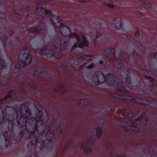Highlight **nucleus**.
Returning <instances> with one entry per match:
<instances>
[{
    "label": "nucleus",
    "instance_id": "obj_1",
    "mask_svg": "<svg viewBox=\"0 0 157 157\" xmlns=\"http://www.w3.org/2000/svg\"><path fill=\"white\" fill-rule=\"evenodd\" d=\"M38 17L40 19L43 18L47 16L50 17L54 25L57 28H59L63 25L61 19L57 16L51 14L50 11L45 10L43 8L38 7L36 12Z\"/></svg>",
    "mask_w": 157,
    "mask_h": 157
},
{
    "label": "nucleus",
    "instance_id": "obj_2",
    "mask_svg": "<svg viewBox=\"0 0 157 157\" xmlns=\"http://www.w3.org/2000/svg\"><path fill=\"white\" fill-rule=\"evenodd\" d=\"M115 76L112 74H108L106 77H105L101 72H96L93 75L92 80L94 84L98 85L99 83H101L106 81L109 85H114Z\"/></svg>",
    "mask_w": 157,
    "mask_h": 157
},
{
    "label": "nucleus",
    "instance_id": "obj_3",
    "mask_svg": "<svg viewBox=\"0 0 157 157\" xmlns=\"http://www.w3.org/2000/svg\"><path fill=\"white\" fill-rule=\"evenodd\" d=\"M29 53V49L27 48L24 47L21 52L20 54L18 56L19 60L25 65H29L32 62V56Z\"/></svg>",
    "mask_w": 157,
    "mask_h": 157
},
{
    "label": "nucleus",
    "instance_id": "obj_4",
    "mask_svg": "<svg viewBox=\"0 0 157 157\" xmlns=\"http://www.w3.org/2000/svg\"><path fill=\"white\" fill-rule=\"evenodd\" d=\"M59 27L60 28V32L62 35L69 36V37L70 38H75L78 41H80V37L79 35L75 33H72L69 28L65 26L64 24L61 25Z\"/></svg>",
    "mask_w": 157,
    "mask_h": 157
},
{
    "label": "nucleus",
    "instance_id": "obj_5",
    "mask_svg": "<svg viewBox=\"0 0 157 157\" xmlns=\"http://www.w3.org/2000/svg\"><path fill=\"white\" fill-rule=\"evenodd\" d=\"M70 41L66 40L64 39H58L54 43V46L55 48H59L61 50H63L66 47L70 44Z\"/></svg>",
    "mask_w": 157,
    "mask_h": 157
},
{
    "label": "nucleus",
    "instance_id": "obj_6",
    "mask_svg": "<svg viewBox=\"0 0 157 157\" xmlns=\"http://www.w3.org/2000/svg\"><path fill=\"white\" fill-rule=\"evenodd\" d=\"M41 51L42 52L43 57L45 59H48L52 57H54L57 59H58V56L59 55L58 52H53L48 49L47 46H44Z\"/></svg>",
    "mask_w": 157,
    "mask_h": 157
},
{
    "label": "nucleus",
    "instance_id": "obj_7",
    "mask_svg": "<svg viewBox=\"0 0 157 157\" xmlns=\"http://www.w3.org/2000/svg\"><path fill=\"white\" fill-rule=\"evenodd\" d=\"M122 20L121 18L118 17L113 19L111 21L110 26L113 29L116 30L122 27Z\"/></svg>",
    "mask_w": 157,
    "mask_h": 157
},
{
    "label": "nucleus",
    "instance_id": "obj_8",
    "mask_svg": "<svg viewBox=\"0 0 157 157\" xmlns=\"http://www.w3.org/2000/svg\"><path fill=\"white\" fill-rule=\"evenodd\" d=\"M93 138L90 137L86 140V143L84 144L81 145L82 147L86 154H88L91 152V149L87 146V144L93 143Z\"/></svg>",
    "mask_w": 157,
    "mask_h": 157
},
{
    "label": "nucleus",
    "instance_id": "obj_9",
    "mask_svg": "<svg viewBox=\"0 0 157 157\" xmlns=\"http://www.w3.org/2000/svg\"><path fill=\"white\" fill-rule=\"evenodd\" d=\"M104 54L107 57L111 59L114 56V50L112 48L106 49L104 50Z\"/></svg>",
    "mask_w": 157,
    "mask_h": 157
},
{
    "label": "nucleus",
    "instance_id": "obj_10",
    "mask_svg": "<svg viewBox=\"0 0 157 157\" xmlns=\"http://www.w3.org/2000/svg\"><path fill=\"white\" fill-rule=\"evenodd\" d=\"M76 56L78 58L80 59H84L87 60H91L94 58L93 56H91L90 55L85 56L81 53L76 54Z\"/></svg>",
    "mask_w": 157,
    "mask_h": 157
},
{
    "label": "nucleus",
    "instance_id": "obj_11",
    "mask_svg": "<svg viewBox=\"0 0 157 157\" xmlns=\"http://www.w3.org/2000/svg\"><path fill=\"white\" fill-rule=\"evenodd\" d=\"M81 36L83 39V43L80 41V44L78 45V47L80 48H82L84 46H87L89 44V42L86 40V36L83 35H82Z\"/></svg>",
    "mask_w": 157,
    "mask_h": 157
},
{
    "label": "nucleus",
    "instance_id": "obj_12",
    "mask_svg": "<svg viewBox=\"0 0 157 157\" xmlns=\"http://www.w3.org/2000/svg\"><path fill=\"white\" fill-rule=\"evenodd\" d=\"M26 109H27V108H26ZM24 110H25L26 113H25V115L23 114V115L22 116L21 119V120L23 118H25L26 119L29 118L30 119V117H31V113L29 109H25Z\"/></svg>",
    "mask_w": 157,
    "mask_h": 157
},
{
    "label": "nucleus",
    "instance_id": "obj_13",
    "mask_svg": "<svg viewBox=\"0 0 157 157\" xmlns=\"http://www.w3.org/2000/svg\"><path fill=\"white\" fill-rule=\"evenodd\" d=\"M117 90L121 92L124 93L126 91L125 88L122 85L117 86Z\"/></svg>",
    "mask_w": 157,
    "mask_h": 157
},
{
    "label": "nucleus",
    "instance_id": "obj_14",
    "mask_svg": "<svg viewBox=\"0 0 157 157\" xmlns=\"http://www.w3.org/2000/svg\"><path fill=\"white\" fill-rule=\"evenodd\" d=\"M129 126L132 128V130L136 132H137L139 130L138 127L136 126V125L133 122H132L130 124Z\"/></svg>",
    "mask_w": 157,
    "mask_h": 157
},
{
    "label": "nucleus",
    "instance_id": "obj_15",
    "mask_svg": "<svg viewBox=\"0 0 157 157\" xmlns=\"http://www.w3.org/2000/svg\"><path fill=\"white\" fill-rule=\"evenodd\" d=\"M125 98L126 99L130 100L133 102H135L136 101H136L137 99V98H133L132 97L128 96H125Z\"/></svg>",
    "mask_w": 157,
    "mask_h": 157
},
{
    "label": "nucleus",
    "instance_id": "obj_16",
    "mask_svg": "<svg viewBox=\"0 0 157 157\" xmlns=\"http://www.w3.org/2000/svg\"><path fill=\"white\" fill-rule=\"evenodd\" d=\"M96 131L97 137L98 138L100 137L101 134V129L99 128H97L96 129Z\"/></svg>",
    "mask_w": 157,
    "mask_h": 157
},
{
    "label": "nucleus",
    "instance_id": "obj_17",
    "mask_svg": "<svg viewBox=\"0 0 157 157\" xmlns=\"http://www.w3.org/2000/svg\"><path fill=\"white\" fill-rule=\"evenodd\" d=\"M146 78H147L149 79L151 83V84L153 86H155V85L154 84V83L155 82V79H154L153 78L151 77H150L148 76H146Z\"/></svg>",
    "mask_w": 157,
    "mask_h": 157
},
{
    "label": "nucleus",
    "instance_id": "obj_18",
    "mask_svg": "<svg viewBox=\"0 0 157 157\" xmlns=\"http://www.w3.org/2000/svg\"><path fill=\"white\" fill-rule=\"evenodd\" d=\"M130 75H127L126 78V82L127 84L130 83L131 81L130 79Z\"/></svg>",
    "mask_w": 157,
    "mask_h": 157
},
{
    "label": "nucleus",
    "instance_id": "obj_19",
    "mask_svg": "<svg viewBox=\"0 0 157 157\" xmlns=\"http://www.w3.org/2000/svg\"><path fill=\"white\" fill-rule=\"evenodd\" d=\"M78 34L80 36V40H81V36L79 34ZM77 41H78V42L77 43H75L73 45V47H72V50H73V49H75V48H77V46H78V42H80L81 40H80V41H78L77 40Z\"/></svg>",
    "mask_w": 157,
    "mask_h": 157
},
{
    "label": "nucleus",
    "instance_id": "obj_20",
    "mask_svg": "<svg viewBox=\"0 0 157 157\" xmlns=\"http://www.w3.org/2000/svg\"><path fill=\"white\" fill-rule=\"evenodd\" d=\"M143 4L148 7H151V3L148 1H145L143 2Z\"/></svg>",
    "mask_w": 157,
    "mask_h": 157
},
{
    "label": "nucleus",
    "instance_id": "obj_21",
    "mask_svg": "<svg viewBox=\"0 0 157 157\" xmlns=\"http://www.w3.org/2000/svg\"><path fill=\"white\" fill-rule=\"evenodd\" d=\"M38 29L36 28H33L30 30L31 32L37 33L38 31Z\"/></svg>",
    "mask_w": 157,
    "mask_h": 157
},
{
    "label": "nucleus",
    "instance_id": "obj_22",
    "mask_svg": "<svg viewBox=\"0 0 157 157\" xmlns=\"http://www.w3.org/2000/svg\"><path fill=\"white\" fill-rule=\"evenodd\" d=\"M12 91H10L7 94V96L5 98V99H6L7 98H10L11 97V95L12 94Z\"/></svg>",
    "mask_w": 157,
    "mask_h": 157
},
{
    "label": "nucleus",
    "instance_id": "obj_23",
    "mask_svg": "<svg viewBox=\"0 0 157 157\" xmlns=\"http://www.w3.org/2000/svg\"><path fill=\"white\" fill-rule=\"evenodd\" d=\"M35 140L36 141H37V143L35 144V145H39V144H40L42 146H43V144H45V143L46 142V140H44V141H43V142L42 143V144L41 143H40V142H39L36 139Z\"/></svg>",
    "mask_w": 157,
    "mask_h": 157
},
{
    "label": "nucleus",
    "instance_id": "obj_24",
    "mask_svg": "<svg viewBox=\"0 0 157 157\" xmlns=\"http://www.w3.org/2000/svg\"><path fill=\"white\" fill-rule=\"evenodd\" d=\"M151 57H153L155 59H157V53H153L151 54Z\"/></svg>",
    "mask_w": 157,
    "mask_h": 157
},
{
    "label": "nucleus",
    "instance_id": "obj_25",
    "mask_svg": "<svg viewBox=\"0 0 157 157\" xmlns=\"http://www.w3.org/2000/svg\"><path fill=\"white\" fill-rule=\"evenodd\" d=\"M145 115V113H143L141 115V117H140L139 118H138L136 120V121H140L141 120V118L142 117H143Z\"/></svg>",
    "mask_w": 157,
    "mask_h": 157
},
{
    "label": "nucleus",
    "instance_id": "obj_26",
    "mask_svg": "<svg viewBox=\"0 0 157 157\" xmlns=\"http://www.w3.org/2000/svg\"><path fill=\"white\" fill-rule=\"evenodd\" d=\"M101 36V34L100 33H97L96 35V38H98L100 37Z\"/></svg>",
    "mask_w": 157,
    "mask_h": 157
},
{
    "label": "nucleus",
    "instance_id": "obj_27",
    "mask_svg": "<svg viewBox=\"0 0 157 157\" xmlns=\"http://www.w3.org/2000/svg\"><path fill=\"white\" fill-rule=\"evenodd\" d=\"M94 67V64L93 63H91V64H90V65H89V66H87V67H86V68H92V67Z\"/></svg>",
    "mask_w": 157,
    "mask_h": 157
},
{
    "label": "nucleus",
    "instance_id": "obj_28",
    "mask_svg": "<svg viewBox=\"0 0 157 157\" xmlns=\"http://www.w3.org/2000/svg\"><path fill=\"white\" fill-rule=\"evenodd\" d=\"M135 35L136 36H137L139 35V31L138 30H137L135 33Z\"/></svg>",
    "mask_w": 157,
    "mask_h": 157
},
{
    "label": "nucleus",
    "instance_id": "obj_29",
    "mask_svg": "<svg viewBox=\"0 0 157 157\" xmlns=\"http://www.w3.org/2000/svg\"><path fill=\"white\" fill-rule=\"evenodd\" d=\"M107 6L111 8H113L114 7L113 5L112 4H107Z\"/></svg>",
    "mask_w": 157,
    "mask_h": 157
},
{
    "label": "nucleus",
    "instance_id": "obj_30",
    "mask_svg": "<svg viewBox=\"0 0 157 157\" xmlns=\"http://www.w3.org/2000/svg\"><path fill=\"white\" fill-rule=\"evenodd\" d=\"M37 132V129L36 128L35 129V130H34V134L35 135H37V133H36V132Z\"/></svg>",
    "mask_w": 157,
    "mask_h": 157
},
{
    "label": "nucleus",
    "instance_id": "obj_31",
    "mask_svg": "<svg viewBox=\"0 0 157 157\" xmlns=\"http://www.w3.org/2000/svg\"><path fill=\"white\" fill-rule=\"evenodd\" d=\"M123 128L124 129L125 131H128V128H126L125 127V128L123 127Z\"/></svg>",
    "mask_w": 157,
    "mask_h": 157
},
{
    "label": "nucleus",
    "instance_id": "obj_32",
    "mask_svg": "<svg viewBox=\"0 0 157 157\" xmlns=\"http://www.w3.org/2000/svg\"><path fill=\"white\" fill-rule=\"evenodd\" d=\"M109 1L114 2L116 1L117 0H107Z\"/></svg>",
    "mask_w": 157,
    "mask_h": 157
},
{
    "label": "nucleus",
    "instance_id": "obj_33",
    "mask_svg": "<svg viewBox=\"0 0 157 157\" xmlns=\"http://www.w3.org/2000/svg\"><path fill=\"white\" fill-rule=\"evenodd\" d=\"M81 103L83 104H84V105H87V103H86V102H85L83 103L82 101L81 102Z\"/></svg>",
    "mask_w": 157,
    "mask_h": 157
},
{
    "label": "nucleus",
    "instance_id": "obj_34",
    "mask_svg": "<svg viewBox=\"0 0 157 157\" xmlns=\"http://www.w3.org/2000/svg\"><path fill=\"white\" fill-rule=\"evenodd\" d=\"M0 60V63H1V64H4V61H2V60Z\"/></svg>",
    "mask_w": 157,
    "mask_h": 157
},
{
    "label": "nucleus",
    "instance_id": "obj_35",
    "mask_svg": "<svg viewBox=\"0 0 157 157\" xmlns=\"http://www.w3.org/2000/svg\"><path fill=\"white\" fill-rule=\"evenodd\" d=\"M124 56L123 55H122L123 57H127V55H126L124 53Z\"/></svg>",
    "mask_w": 157,
    "mask_h": 157
},
{
    "label": "nucleus",
    "instance_id": "obj_36",
    "mask_svg": "<svg viewBox=\"0 0 157 157\" xmlns=\"http://www.w3.org/2000/svg\"><path fill=\"white\" fill-rule=\"evenodd\" d=\"M25 121H26V123H25V126L26 127L27 126V122H27V121H26V120H25Z\"/></svg>",
    "mask_w": 157,
    "mask_h": 157
},
{
    "label": "nucleus",
    "instance_id": "obj_37",
    "mask_svg": "<svg viewBox=\"0 0 157 157\" xmlns=\"http://www.w3.org/2000/svg\"><path fill=\"white\" fill-rule=\"evenodd\" d=\"M100 62L101 63H103V62L101 60H100Z\"/></svg>",
    "mask_w": 157,
    "mask_h": 157
},
{
    "label": "nucleus",
    "instance_id": "obj_38",
    "mask_svg": "<svg viewBox=\"0 0 157 157\" xmlns=\"http://www.w3.org/2000/svg\"><path fill=\"white\" fill-rule=\"evenodd\" d=\"M43 71H41V72H38V74H40Z\"/></svg>",
    "mask_w": 157,
    "mask_h": 157
},
{
    "label": "nucleus",
    "instance_id": "obj_39",
    "mask_svg": "<svg viewBox=\"0 0 157 157\" xmlns=\"http://www.w3.org/2000/svg\"><path fill=\"white\" fill-rule=\"evenodd\" d=\"M40 1H39L38 2H37V4H40Z\"/></svg>",
    "mask_w": 157,
    "mask_h": 157
},
{
    "label": "nucleus",
    "instance_id": "obj_40",
    "mask_svg": "<svg viewBox=\"0 0 157 157\" xmlns=\"http://www.w3.org/2000/svg\"><path fill=\"white\" fill-rule=\"evenodd\" d=\"M35 75H38V74L36 73H35V74H34Z\"/></svg>",
    "mask_w": 157,
    "mask_h": 157
},
{
    "label": "nucleus",
    "instance_id": "obj_41",
    "mask_svg": "<svg viewBox=\"0 0 157 157\" xmlns=\"http://www.w3.org/2000/svg\"><path fill=\"white\" fill-rule=\"evenodd\" d=\"M135 53H133V55L134 56H135Z\"/></svg>",
    "mask_w": 157,
    "mask_h": 157
},
{
    "label": "nucleus",
    "instance_id": "obj_42",
    "mask_svg": "<svg viewBox=\"0 0 157 157\" xmlns=\"http://www.w3.org/2000/svg\"><path fill=\"white\" fill-rule=\"evenodd\" d=\"M141 14V13H138V14L139 15H140V14Z\"/></svg>",
    "mask_w": 157,
    "mask_h": 157
},
{
    "label": "nucleus",
    "instance_id": "obj_43",
    "mask_svg": "<svg viewBox=\"0 0 157 157\" xmlns=\"http://www.w3.org/2000/svg\"><path fill=\"white\" fill-rule=\"evenodd\" d=\"M119 57H120V58H121V55H120V56H119Z\"/></svg>",
    "mask_w": 157,
    "mask_h": 157
},
{
    "label": "nucleus",
    "instance_id": "obj_44",
    "mask_svg": "<svg viewBox=\"0 0 157 157\" xmlns=\"http://www.w3.org/2000/svg\"><path fill=\"white\" fill-rule=\"evenodd\" d=\"M43 71H44V69H43Z\"/></svg>",
    "mask_w": 157,
    "mask_h": 157
},
{
    "label": "nucleus",
    "instance_id": "obj_45",
    "mask_svg": "<svg viewBox=\"0 0 157 157\" xmlns=\"http://www.w3.org/2000/svg\"><path fill=\"white\" fill-rule=\"evenodd\" d=\"M145 120H147V119H146V118H145Z\"/></svg>",
    "mask_w": 157,
    "mask_h": 157
},
{
    "label": "nucleus",
    "instance_id": "obj_46",
    "mask_svg": "<svg viewBox=\"0 0 157 157\" xmlns=\"http://www.w3.org/2000/svg\"><path fill=\"white\" fill-rule=\"evenodd\" d=\"M59 91V92H61V91H60H60Z\"/></svg>",
    "mask_w": 157,
    "mask_h": 157
},
{
    "label": "nucleus",
    "instance_id": "obj_47",
    "mask_svg": "<svg viewBox=\"0 0 157 157\" xmlns=\"http://www.w3.org/2000/svg\"><path fill=\"white\" fill-rule=\"evenodd\" d=\"M32 143H33V141H32Z\"/></svg>",
    "mask_w": 157,
    "mask_h": 157
}]
</instances>
